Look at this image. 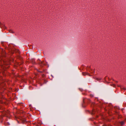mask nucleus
I'll return each mask as SVG.
<instances>
[{"label":"nucleus","mask_w":126,"mask_h":126,"mask_svg":"<svg viewBox=\"0 0 126 126\" xmlns=\"http://www.w3.org/2000/svg\"><path fill=\"white\" fill-rule=\"evenodd\" d=\"M9 32L10 33H14V32L13 31L12 29H10L9 31Z\"/></svg>","instance_id":"1"},{"label":"nucleus","mask_w":126,"mask_h":126,"mask_svg":"<svg viewBox=\"0 0 126 126\" xmlns=\"http://www.w3.org/2000/svg\"><path fill=\"white\" fill-rule=\"evenodd\" d=\"M121 124L122 125H123L124 124V122H123V121H122V122L121 123Z\"/></svg>","instance_id":"2"},{"label":"nucleus","mask_w":126,"mask_h":126,"mask_svg":"<svg viewBox=\"0 0 126 126\" xmlns=\"http://www.w3.org/2000/svg\"><path fill=\"white\" fill-rule=\"evenodd\" d=\"M83 75H85V74L84 73H83Z\"/></svg>","instance_id":"3"}]
</instances>
